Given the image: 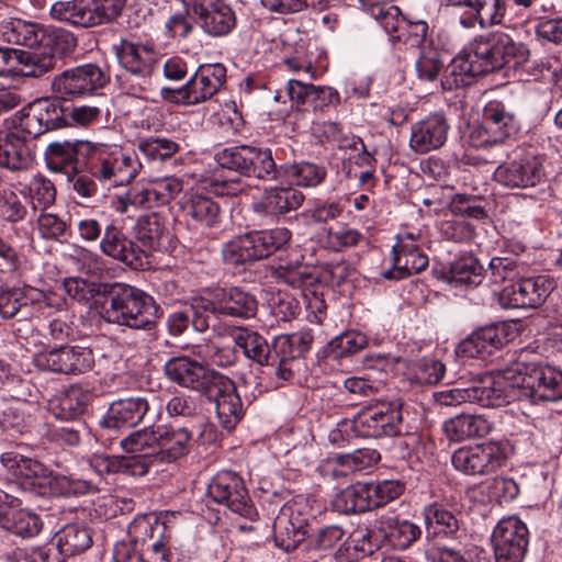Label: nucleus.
Here are the masks:
<instances>
[{"label": "nucleus", "instance_id": "obj_7", "mask_svg": "<svg viewBox=\"0 0 562 562\" xmlns=\"http://www.w3.org/2000/svg\"><path fill=\"white\" fill-rule=\"evenodd\" d=\"M291 237V231L285 227L252 231L227 241L223 246L222 255L229 265L262 260L288 246Z\"/></svg>", "mask_w": 562, "mask_h": 562}, {"label": "nucleus", "instance_id": "obj_36", "mask_svg": "<svg viewBox=\"0 0 562 562\" xmlns=\"http://www.w3.org/2000/svg\"><path fill=\"white\" fill-rule=\"evenodd\" d=\"M394 268L383 272L389 280H401L419 273L428 267V257L413 244L401 243L393 247Z\"/></svg>", "mask_w": 562, "mask_h": 562}, {"label": "nucleus", "instance_id": "obj_1", "mask_svg": "<svg viewBox=\"0 0 562 562\" xmlns=\"http://www.w3.org/2000/svg\"><path fill=\"white\" fill-rule=\"evenodd\" d=\"M504 382L502 405L516 400L532 403L562 400V371L541 363L516 362L497 373Z\"/></svg>", "mask_w": 562, "mask_h": 562}, {"label": "nucleus", "instance_id": "obj_59", "mask_svg": "<svg viewBox=\"0 0 562 562\" xmlns=\"http://www.w3.org/2000/svg\"><path fill=\"white\" fill-rule=\"evenodd\" d=\"M520 271L517 263L509 258L495 257L490 261L488 269L483 271L491 284H513L519 279Z\"/></svg>", "mask_w": 562, "mask_h": 562}, {"label": "nucleus", "instance_id": "obj_60", "mask_svg": "<svg viewBox=\"0 0 562 562\" xmlns=\"http://www.w3.org/2000/svg\"><path fill=\"white\" fill-rule=\"evenodd\" d=\"M109 283H95L82 278H68L64 281V289L66 293L74 300L87 303L94 299L97 295L104 296Z\"/></svg>", "mask_w": 562, "mask_h": 562}, {"label": "nucleus", "instance_id": "obj_11", "mask_svg": "<svg viewBox=\"0 0 562 562\" xmlns=\"http://www.w3.org/2000/svg\"><path fill=\"white\" fill-rule=\"evenodd\" d=\"M402 404L395 402L378 403L357 414L353 429L363 438H382L402 434Z\"/></svg>", "mask_w": 562, "mask_h": 562}, {"label": "nucleus", "instance_id": "obj_28", "mask_svg": "<svg viewBox=\"0 0 562 562\" xmlns=\"http://www.w3.org/2000/svg\"><path fill=\"white\" fill-rule=\"evenodd\" d=\"M162 526L155 525L143 519L135 521L130 527V536L134 544V551L140 562H170V555L164 541L155 537Z\"/></svg>", "mask_w": 562, "mask_h": 562}, {"label": "nucleus", "instance_id": "obj_30", "mask_svg": "<svg viewBox=\"0 0 562 562\" xmlns=\"http://www.w3.org/2000/svg\"><path fill=\"white\" fill-rule=\"evenodd\" d=\"M449 128L443 114H431L412 125L409 146L418 154L438 149L446 143Z\"/></svg>", "mask_w": 562, "mask_h": 562}, {"label": "nucleus", "instance_id": "obj_43", "mask_svg": "<svg viewBox=\"0 0 562 562\" xmlns=\"http://www.w3.org/2000/svg\"><path fill=\"white\" fill-rule=\"evenodd\" d=\"M491 423L481 415L460 414L445 423V431L451 440L484 437L491 431Z\"/></svg>", "mask_w": 562, "mask_h": 562}, {"label": "nucleus", "instance_id": "obj_12", "mask_svg": "<svg viewBox=\"0 0 562 562\" xmlns=\"http://www.w3.org/2000/svg\"><path fill=\"white\" fill-rule=\"evenodd\" d=\"M105 83L106 77L99 66L85 64L56 75L50 82V90L66 101L90 95Z\"/></svg>", "mask_w": 562, "mask_h": 562}, {"label": "nucleus", "instance_id": "obj_18", "mask_svg": "<svg viewBox=\"0 0 562 562\" xmlns=\"http://www.w3.org/2000/svg\"><path fill=\"white\" fill-rule=\"evenodd\" d=\"M504 382L498 381L497 374L465 389H449L435 393V401L441 406H456L463 403H477L481 406H502Z\"/></svg>", "mask_w": 562, "mask_h": 562}, {"label": "nucleus", "instance_id": "obj_23", "mask_svg": "<svg viewBox=\"0 0 562 562\" xmlns=\"http://www.w3.org/2000/svg\"><path fill=\"white\" fill-rule=\"evenodd\" d=\"M192 13L203 32L213 37L229 34L236 26V16L224 0H194Z\"/></svg>", "mask_w": 562, "mask_h": 562}, {"label": "nucleus", "instance_id": "obj_39", "mask_svg": "<svg viewBox=\"0 0 562 562\" xmlns=\"http://www.w3.org/2000/svg\"><path fill=\"white\" fill-rule=\"evenodd\" d=\"M310 526L299 517L292 518L282 513L273 524V540L285 552L294 551L300 543L308 539Z\"/></svg>", "mask_w": 562, "mask_h": 562}, {"label": "nucleus", "instance_id": "obj_24", "mask_svg": "<svg viewBox=\"0 0 562 562\" xmlns=\"http://www.w3.org/2000/svg\"><path fill=\"white\" fill-rule=\"evenodd\" d=\"M205 396L215 403L221 426L231 431L244 417V406L236 385L228 376L221 374Z\"/></svg>", "mask_w": 562, "mask_h": 562}, {"label": "nucleus", "instance_id": "obj_46", "mask_svg": "<svg viewBox=\"0 0 562 562\" xmlns=\"http://www.w3.org/2000/svg\"><path fill=\"white\" fill-rule=\"evenodd\" d=\"M345 530L338 525H329L313 531L310 528L304 550L307 560L316 561L324 551L331 550L342 540Z\"/></svg>", "mask_w": 562, "mask_h": 562}, {"label": "nucleus", "instance_id": "obj_34", "mask_svg": "<svg viewBox=\"0 0 562 562\" xmlns=\"http://www.w3.org/2000/svg\"><path fill=\"white\" fill-rule=\"evenodd\" d=\"M423 515L428 539L439 541L458 538L461 521L454 513L448 510L443 505L430 504L424 508Z\"/></svg>", "mask_w": 562, "mask_h": 562}, {"label": "nucleus", "instance_id": "obj_21", "mask_svg": "<svg viewBox=\"0 0 562 562\" xmlns=\"http://www.w3.org/2000/svg\"><path fill=\"white\" fill-rule=\"evenodd\" d=\"M37 364L55 373L79 375L94 367L93 351L82 346H60L42 352Z\"/></svg>", "mask_w": 562, "mask_h": 562}, {"label": "nucleus", "instance_id": "obj_51", "mask_svg": "<svg viewBox=\"0 0 562 562\" xmlns=\"http://www.w3.org/2000/svg\"><path fill=\"white\" fill-rule=\"evenodd\" d=\"M380 460V453L373 449H358L351 453L337 457V468L333 470L334 476H346L371 468Z\"/></svg>", "mask_w": 562, "mask_h": 562}, {"label": "nucleus", "instance_id": "obj_2", "mask_svg": "<svg viewBox=\"0 0 562 562\" xmlns=\"http://www.w3.org/2000/svg\"><path fill=\"white\" fill-rule=\"evenodd\" d=\"M0 38L11 45L24 46V52L52 57V71L65 57L71 55L77 38L64 29H47L38 23L18 18L0 21Z\"/></svg>", "mask_w": 562, "mask_h": 562}, {"label": "nucleus", "instance_id": "obj_58", "mask_svg": "<svg viewBox=\"0 0 562 562\" xmlns=\"http://www.w3.org/2000/svg\"><path fill=\"white\" fill-rule=\"evenodd\" d=\"M31 289L25 288H3L0 289V319H10L15 317L29 305L27 292Z\"/></svg>", "mask_w": 562, "mask_h": 562}, {"label": "nucleus", "instance_id": "obj_32", "mask_svg": "<svg viewBox=\"0 0 562 562\" xmlns=\"http://www.w3.org/2000/svg\"><path fill=\"white\" fill-rule=\"evenodd\" d=\"M375 529L387 544L398 550L407 549L420 536V528L417 525L401 520L393 514L381 515L375 520Z\"/></svg>", "mask_w": 562, "mask_h": 562}, {"label": "nucleus", "instance_id": "obj_19", "mask_svg": "<svg viewBox=\"0 0 562 562\" xmlns=\"http://www.w3.org/2000/svg\"><path fill=\"white\" fill-rule=\"evenodd\" d=\"M167 378L179 386L192 390L202 395L210 393V389L220 379V372L209 369L189 357H175L164 366Z\"/></svg>", "mask_w": 562, "mask_h": 562}, {"label": "nucleus", "instance_id": "obj_64", "mask_svg": "<svg viewBox=\"0 0 562 562\" xmlns=\"http://www.w3.org/2000/svg\"><path fill=\"white\" fill-rule=\"evenodd\" d=\"M166 409L173 418H195L201 414V404L198 398L179 392L168 400Z\"/></svg>", "mask_w": 562, "mask_h": 562}, {"label": "nucleus", "instance_id": "obj_45", "mask_svg": "<svg viewBox=\"0 0 562 562\" xmlns=\"http://www.w3.org/2000/svg\"><path fill=\"white\" fill-rule=\"evenodd\" d=\"M105 471L112 473H122L130 476H144L148 473L154 460L153 452L132 456H112L102 460Z\"/></svg>", "mask_w": 562, "mask_h": 562}, {"label": "nucleus", "instance_id": "obj_53", "mask_svg": "<svg viewBox=\"0 0 562 562\" xmlns=\"http://www.w3.org/2000/svg\"><path fill=\"white\" fill-rule=\"evenodd\" d=\"M156 207L150 183H136L127 189L124 194L116 196L114 207L120 213H126L128 207Z\"/></svg>", "mask_w": 562, "mask_h": 562}, {"label": "nucleus", "instance_id": "obj_35", "mask_svg": "<svg viewBox=\"0 0 562 562\" xmlns=\"http://www.w3.org/2000/svg\"><path fill=\"white\" fill-rule=\"evenodd\" d=\"M158 450L153 452L154 460L159 463H171L187 456L192 447V432L186 428H160Z\"/></svg>", "mask_w": 562, "mask_h": 562}, {"label": "nucleus", "instance_id": "obj_13", "mask_svg": "<svg viewBox=\"0 0 562 562\" xmlns=\"http://www.w3.org/2000/svg\"><path fill=\"white\" fill-rule=\"evenodd\" d=\"M554 286V281L548 276L519 278L515 283L503 286L498 301L507 308H538Z\"/></svg>", "mask_w": 562, "mask_h": 562}, {"label": "nucleus", "instance_id": "obj_44", "mask_svg": "<svg viewBox=\"0 0 562 562\" xmlns=\"http://www.w3.org/2000/svg\"><path fill=\"white\" fill-rule=\"evenodd\" d=\"M483 266L472 255H467L454 260L443 279L456 285H479L483 280Z\"/></svg>", "mask_w": 562, "mask_h": 562}, {"label": "nucleus", "instance_id": "obj_31", "mask_svg": "<svg viewBox=\"0 0 562 562\" xmlns=\"http://www.w3.org/2000/svg\"><path fill=\"white\" fill-rule=\"evenodd\" d=\"M116 56L127 72L142 79L149 78L159 63L158 54L151 46L136 44L127 40H121Z\"/></svg>", "mask_w": 562, "mask_h": 562}, {"label": "nucleus", "instance_id": "obj_42", "mask_svg": "<svg viewBox=\"0 0 562 562\" xmlns=\"http://www.w3.org/2000/svg\"><path fill=\"white\" fill-rule=\"evenodd\" d=\"M31 161V149L25 136H20L19 133L3 134L0 131V167L21 170Z\"/></svg>", "mask_w": 562, "mask_h": 562}, {"label": "nucleus", "instance_id": "obj_40", "mask_svg": "<svg viewBox=\"0 0 562 562\" xmlns=\"http://www.w3.org/2000/svg\"><path fill=\"white\" fill-rule=\"evenodd\" d=\"M227 335L248 359L260 366L270 364L271 349L261 335L246 327H229Z\"/></svg>", "mask_w": 562, "mask_h": 562}, {"label": "nucleus", "instance_id": "obj_54", "mask_svg": "<svg viewBox=\"0 0 562 562\" xmlns=\"http://www.w3.org/2000/svg\"><path fill=\"white\" fill-rule=\"evenodd\" d=\"M251 147L249 145L226 147L216 151L214 159L220 167L246 177Z\"/></svg>", "mask_w": 562, "mask_h": 562}, {"label": "nucleus", "instance_id": "obj_49", "mask_svg": "<svg viewBox=\"0 0 562 562\" xmlns=\"http://www.w3.org/2000/svg\"><path fill=\"white\" fill-rule=\"evenodd\" d=\"M48 168L55 172L70 175L77 171V157L72 142H53L45 151Z\"/></svg>", "mask_w": 562, "mask_h": 562}, {"label": "nucleus", "instance_id": "obj_56", "mask_svg": "<svg viewBox=\"0 0 562 562\" xmlns=\"http://www.w3.org/2000/svg\"><path fill=\"white\" fill-rule=\"evenodd\" d=\"M148 425L149 426L143 429L131 432L127 437L122 439L120 443L121 447L126 452H137L146 449H153V452H155L158 450L161 426L154 428V424Z\"/></svg>", "mask_w": 562, "mask_h": 562}, {"label": "nucleus", "instance_id": "obj_37", "mask_svg": "<svg viewBox=\"0 0 562 562\" xmlns=\"http://www.w3.org/2000/svg\"><path fill=\"white\" fill-rule=\"evenodd\" d=\"M181 210L186 216L202 227H214L221 222V206L207 195L186 194L181 201Z\"/></svg>", "mask_w": 562, "mask_h": 562}, {"label": "nucleus", "instance_id": "obj_25", "mask_svg": "<svg viewBox=\"0 0 562 562\" xmlns=\"http://www.w3.org/2000/svg\"><path fill=\"white\" fill-rule=\"evenodd\" d=\"M103 238L100 241L102 252L135 270H143L148 266V260L138 245L127 238L114 224L104 227Z\"/></svg>", "mask_w": 562, "mask_h": 562}, {"label": "nucleus", "instance_id": "obj_55", "mask_svg": "<svg viewBox=\"0 0 562 562\" xmlns=\"http://www.w3.org/2000/svg\"><path fill=\"white\" fill-rule=\"evenodd\" d=\"M61 99H41L34 103L38 106L40 117L48 131L58 130L68 126L67 121V106H65Z\"/></svg>", "mask_w": 562, "mask_h": 562}, {"label": "nucleus", "instance_id": "obj_20", "mask_svg": "<svg viewBox=\"0 0 562 562\" xmlns=\"http://www.w3.org/2000/svg\"><path fill=\"white\" fill-rule=\"evenodd\" d=\"M52 57L0 46V78L16 80L38 79L52 72Z\"/></svg>", "mask_w": 562, "mask_h": 562}, {"label": "nucleus", "instance_id": "obj_4", "mask_svg": "<svg viewBox=\"0 0 562 562\" xmlns=\"http://www.w3.org/2000/svg\"><path fill=\"white\" fill-rule=\"evenodd\" d=\"M195 311L193 328L204 333L210 327V315L217 319L240 318L248 319L256 315L258 303L256 297L237 286L218 288L206 295L192 297Z\"/></svg>", "mask_w": 562, "mask_h": 562}, {"label": "nucleus", "instance_id": "obj_29", "mask_svg": "<svg viewBox=\"0 0 562 562\" xmlns=\"http://www.w3.org/2000/svg\"><path fill=\"white\" fill-rule=\"evenodd\" d=\"M303 201V193L293 187H272L266 189L251 207L255 214L274 222L280 215L300 207Z\"/></svg>", "mask_w": 562, "mask_h": 562}, {"label": "nucleus", "instance_id": "obj_52", "mask_svg": "<svg viewBox=\"0 0 562 562\" xmlns=\"http://www.w3.org/2000/svg\"><path fill=\"white\" fill-rule=\"evenodd\" d=\"M246 177L271 181L278 178V168L269 148L251 147Z\"/></svg>", "mask_w": 562, "mask_h": 562}, {"label": "nucleus", "instance_id": "obj_63", "mask_svg": "<svg viewBox=\"0 0 562 562\" xmlns=\"http://www.w3.org/2000/svg\"><path fill=\"white\" fill-rule=\"evenodd\" d=\"M16 120L15 128L25 137L36 138L47 132V127L40 117L38 106L34 102L21 110Z\"/></svg>", "mask_w": 562, "mask_h": 562}, {"label": "nucleus", "instance_id": "obj_61", "mask_svg": "<svg viewBox=\"0 0 562 562\" xmlns=\"http://www.w3.org/2000/svg\"><path fill=\"white\" fill-rule=\"evenodd\" d=\"M180 146L172 139L149 137L138 144V149L151 160H166L178 153Z\"/></svg>", "mask_w": 562, "mask_h": 562}, {"label": "nucleus", "instance_id": "obj_50", "mask_svg": "<svg viewBox=\"0 0 562 562\" xmlns=\"http://www.w3.org/2000/svg\"><path fill=\"white\" fill-rule=\"evenodd\" d=\"M92 544L89 529L79 525H67L57 533L59 551L66 555L81 553Z\"/></svg>", "mask_w": 562, "mask_h": 562}, {"label": "nucleus", "instance_id": "obj_17", "mask_svg": "<svg viewBox=\"0 0 562 562\" xmlns=\"http://www.w3.org/2000/svg\"><path fill=\"white\" fill-rule=\"evenodd\" d=\"M529 531L517 517L502 519L492 536L496 562H521L529 543Z\"/></svg>", "mask_w": 562, "mask_h": 562}, {"label": "nucleus", "instance_id": "obj_27", "mask_svg": "<svg viewBox=\"0 0 562 562\" xmlns=\"http://www.w3.org/2000/svg\"><path fill=\"white\" fill-rule=\"evenodd\" d=\"M508 342V333L504 324L482 327L462 340L457 352L468 358L486 360L496 350Z\"/></svg>", "mask_w": 562, "mask_h": 562}, {"label": "nucleus", "instance_id": "obj_15", "mask_svg": "<svg viewBox=\"0 0 562 562\" xmlns=\"http://www.w3.org/2000/svg\"><path fill=\"white\" fill-rule=\"evenodd\" d=\"M207 495L215 503L225 505L243 517L252 519L256 516L243 479L232 471L217 473L207 486Z\"/></svg>", "mask_w": 562, "mask_h": 562}, {"label": "nucleus", "instance_id": "obj_14", "mask_svg": "<svg viewBox=\"0 0 562 562\" xmlns=\"http://www.w3.org/2000/svg\"><path fill=\"white\" fill-rule=\"evenodd\" d=\"M507 453L497 442H486L458 449L452 454L453 467L469 475H487L505 465Z\"/></svg>", "mask_w": 562, "mask_h": 562}, {"label": "nucleus", "instance_id": "obj_62", "mask_svg": "<svg viewBox=\"0 0 562 562\" xmlns=\"http://www.w3.org/2000/svg\"><path fill=\"white\" fill-rule=\"evenodd\" d=\"M367 337L359 331H347L330 340L328 348L335 358L353 355L367 346Z\"/></svg>", "mask_w": 562, "mask_h": 562}, {"label": "nucleus", "instance_id": "obj_41", "mask_svg": "<svg viewBox=\"0 0 562 562\" xmlns=\"http://www.w3.org/2000/svg\"><path fill=\"white\" fill-rule=\"evenodd\" d=\"M481 75L475 61L470 56L469 48H467L445 68L441 87L445 90L467 87L472 85L474 79Z\"/></svg>", "mask_w": 562, "mask_h": 562}, {"label": "nucleus", "instance_id": "obj_5", "mask_svg": "<svg viewBox=\"0 0 562 562\" xmlns=\"http://www.w3.org/2000/svg\"><path fill=\"white\" fill-rule=\"evenodd\" d=\"M1 462L16 477L25 479L33 486H48L50 492L56 495L78 496L99 491L98 486L90 480L54 474L42 462L18 453H3Z\"/></svg>", "mask_w": 562, "mask_h": 562}, {"label": "nucleus", "instance_id": "obj_16", "mask_svg": "<svg viewBox=\"0 0 562 562\" xmlns=\"http://www.w3.org/2000/svg\"><path fill=\"white\" fill-rule=\"evenodd\" d=\"M520 128L514 111L499 101L488 102L483 110L481 126L473 133L480 138V145H494L514 137Z\"/></svg>", "mask_w": 562, "mask_h": 562}, {"label": "nucleus", "instance_id": "obj_48", "mask_svg": "<svg viewBox=\"0 0 562 562\" xmlns=\"http://www.w3.org/2000/svg\"><path fill=\"white\" fill-rule=\"evenodd\" d=\"M273 276L279 282L293 289H301L304 296H306L305 291L317 286L316 272L302 263L281 265L274 270Z\"/></svg>", "mask_w": 562, "mask_h": 562}, {"label": "nucleus", "instance_id": "obj_8", "mask_svg": "<svg viewBox=\"0 0 562 562\" xmlns=\"http://www.w3.org/2000/svg\"><path fill=\"white\" fill-rule=\"evenodd\" d=\"M494 179L509 189L539 188L546 198L551 195L544 157L516 148L506 161L494 171Z\"/></svg>", "mask_w": 562, "mask_h": 562}, {"label": "nucleus", "instance_id": "obj_10", "mask_svg": "<svg viewBox=\"0 0 562 562\" xmlns=\"http://www.w3.org/2000/svg\"><path fill=\"white\" fill-rule=\"evenodd\" d=\"M162 401L158 395L150 397H128L113 402L101 426L109 429L133 427L139 423L155 424L159 420Z\"/></svg>", "mask_w": 562, "mask_h": 562}, {"label": "nucleus", "instance_id": "obj_33", "mask_svg": "<svg viewBox=\"0 0 562 562\" xmlns=\"http://www.w3.org/2000/svg\"><path fill=\"white\" fill-rule=\"evenodd\" d=\"M12 502H4L0 508V525L23 538H31L36 536L41 528L42 521L40 517L30 510L20 508L21 501L13 496Z\"/></svg>", "mask_w": 562, "mask_h": 562}, {"label": "nucleus", "instance_id": "obj_47", "mask_svg": "<svg viewBox=\"0 0 562 562\" xmlns=\"http://www.w3.org/2000/svg\"><path fill=\"white\" fill-rule=\"evenodd\" d=\"M281 169L292 184L302 188H316L327 177V170L324 166L310 161L284 165Z\"/></svg>", "mask_w": 562, "mask_h": 562}, {"label": "nucleus", "instance_id": "obj_57", "mask_svg": "<svg viewBox=\"0 0 562 562\" xmlns=\"http://www.w3.org/2000/svg\"><path fill=\"white\" fill-rule=\"evenodd\" d=\"M86 409L85 395L79 390H70L52 404L54 416L61 420H74Z\"/></svg>", "mask_w": 562, "mask_h": 562}, {"label": "nucleus", "instance_id": "obj_9", "mask_svg": "<svg viewBox=\"0 0 562 562\" xmlns=\"http://www.w3.org/2000/svg\"><path fill=\"white\" fill-rule=\"evenodd\" d=\"M226 81V68L222 64L201 65L178 89L165 87L160 91L164 100L171 103L199 104L215 95Z\"/></svg>", "mask_w": 562, "mask_h": 562}, {"label": "nucleus", "instance_id": "obj_6", "mask_svg": "<svg viewBox=\"0 0 562 562\" xmlns=\"http://www.w3.org/2000/svg\"><path fill=\"white\" fill-rule=\"evenodd\" d=\"M468 48L482 75L498 70L510 63L514 69L521 67L529 70L533 66L527 46L514 42L505 33H493L486 37H480Z\"/></svg>", "mask_w": 562, "mask_h": 562}, {"label": "nucleus", "instance_id": "obj_22", "mask_svg": "<svg viewBox=\"0 0 562 562\" xmlns=\"http://www.w3.org/2000/svg\"><path fill=\"white\" fill-rule=\"evenodd\" d=\"M458 10V21L464 29H482L502 23L505 15L504 0H448Z\"/></svg>", "mask_w": 562, "mask_h": 562}, {"label": "nucleus", "instance_id": "obj_38", "mask_svg": "<svg viewBox=\"0 0 562 562\" xmlns=\"http://www.w3.org/2000/svg\"><path fill=\"white\" fill-rule=\"evenodd\" d=\"M334 510L340 514H362L373 509L368 482H357L338 492L333 501Z\"/></svg>", "mask_w": 562, "mask_h": 562}, {"label": "nucleus", "instance_id": "obj_26", "mask_svg": "<svg viewBox=\"0 0 562 562\" xmlns=\"http://www.w3.org/2000/svg\"><path fill=\"white\" fill-rule=\"evenodd\" d=\"M132 234L147 259L148 252L166 248L170 238L167 217L159 212L143 214L135 221Z\"/></svg>", "mask_w": 562, "mask_h": 562}, {"label": "nucleus", "instance_id": "obj_3", "mask_svg": "<svg viewBox=\"0 0 562 562\" xmlns=\"http://www.w3.org/2000/svg\"><path fill=\"white\" fill-rule=\"evenodd\" d=\"M104 289L106 322L132 329L150 331L155 328L161 310L150 295L123 283H109Z\"/></svg>", "mask_w": 562, "mask_h": 562}]
</instances>
